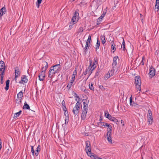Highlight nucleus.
Returning a JSON list of instances; mask_svg holds the SVG:
<instances>
[{"label":"nucleus","mask_w":159,"mask_h":159,"mask_svg":"<svg viewBox=\"0 0 159 159\" xmlns=\"http://www.w3.org/2000/svg\"><path fill=\"white\" fill-rule=\"evenodd\" d=\"M60 70V64L51 66L48 72V77L52 78L54 74L59 73Z\"/></svg>","instance_id":"f257e3e1"},{"label":"nucleus","mask_w":159,"mask_h":159,"mask_svg":"<svg viewBox=\"0 0 159 159\" xmlns=\"http://www.w3.org/2000/svg\"><path fill=\"white\" fill-rule=\"evenodd\" d=\"M86 147L85 150L88 155H90L91 152L90 143L89 141H87L85 143Z\"/></svg>","instance_id":"f03ea898"},{"label":"nucleus","mask_w":159,"mask_h":159,"mask_svg":"<svg viewBox=\"0 0 159 159\" xmlns=\"http://www.w3.org/2000/svg\"><path fill=\"white\" fill-rule=\"evenodd\" d=\"M15 80L16 82L17 78L20 75V72L18 67L16 66L15 68Z\"/></svg>","instance_id":"7ed1b4c3"},{"label":"nucleus","mask_w":159,"mask_h":159,"mask_svg":"<svg viewBox=\"0 0 159 159\" xmlns=\"http://www.w3.org/2000/svg\"><path fill=\"white\" fill-rule=\"evenodd\" d=\"M88 110H86L85 108L84 109H83L82 110V113L81 115V120H84L86 118V117L87 116V111Z\"/></svg>","instance_id":"20e7f679"},{"label":"nucleus","mask_w":159,"mask_h":159,"mask_svg":"<svg viewBox=\"0 0 159 159\" xmlns=\"http://www.w3.org/2000/svg\"><path fill=\"white\" fill-rule=\"evenodd\" d=\"M155 74V69L153 67H150L149 69V75L150 77L152 78L154 76Z\"/></svg>","instance_id":"39448f33"},{"label":"nucleus","mask_w":159,"mask_h":159,"mask_svg":"<svg viewBox=\"0 0 159 159\" xmlns=\"http://www.w3.org/2000/svg\"><path fill=\"white\" fill-rule=\"evenodd\" d=\"M43 67L42 68V71H43V72H45V71L47 69L48 67V63L46 61H43Z\"/></svg>","instance_id":"423d86ee"},{"label":"nucleus","mask_w":159,"mask_h":159,"mask_svg":"<svg viewBox=\"0 0 159 159\" xmlns=\"http://www.w3.org/2000/svg\"><path fill=\"white\" fill-rule=\"evenodd\" d=\"M45 72H43V71H41L39 75V80L43 81L44 80V78L45 77Z\"/></svg>","instance_id":"0eeeda50"},{"label":"nucleus","mask_w":159,"mask_h":159,"mask_svg":"<svg viewBox=\"0 0 159 159\" xmlns=\"http://www.w3.org/2000/svg\"><path fill=\"white\" fill-rule=\"evenodd\" d=\"M28 80L25 75H23L21 78V80L19 82L20 84H23V83H27Z\"/></svg>","instance_id":"6e6552de"},{"label":"nucleus","mask_w":159,"mask_h":159,"mask_svg":"<svg viewBox=\"0 0 159 159\" xmlns=\"http://www.w3.org/2000/svg\"><path fill=\"white\" fill-rule=\"evenodd\" d=\"M134 84L135 85H138L141 84V79L140 76H136L135 77Z\"/></svg>","instance_id":"1a4fd4ad"},{"label":"nucleus","mask_w":159,"mask_h":159,"mask_svg":"<svg viewBox=\"0 0 159 159\" xmlns=\"http://www.w3.org/2000/svg\"><path fill=\"white\" fill-rule=\"evenodd\" d=\"M88 156H89L92 159H102L101 158L98 157L97 155L93 153H92L91 152L90 155H89Z\"/></svg>","instance_id":"9d476101"},{"label":"nucleus","mask_w":159,"mask_h":159,"mask_svg":"<svg viewBox=\"0 0 159 159\" xmlns=\"http://www.w3.org/2000/svg\"><path fill=\"white\" fill-rule=\"evenodd\" d=\"M117 58H118V57L117 56L115 57H113V62L112 64V66H113V68H116L117 64L116 60Z\"/></svg>","instance_id":"9b49d317"},{"label":"nucleus","mask_w":159,"mask_h":159,"mask_svg":"<svg viewBox=\"0 0 159 159\" xmlns=\"http://www.w3.org/2000/svg\"><path fill=\"white\" fill-rule=\"evenodd\" d=\"M6 12V8L5 7H2L0 10V16H2L3 14H4Z\"/></svg>","instance_id":"f8f14e48"},{"label":"nucleus","mask_w":159,"mask_h":159,"mask_svg":"<svg viewBox=\"0 0 159 159\" xmlns=\"http://www.w3.org/2000/svg\"><path fill=\"white\" fill-rule=\"evenodd\" d=\"M105 117L107 118L108 119L110 120H111V119H112L113 117H112L110 114H109L108 111H105Z\"/></svg>","instance_id":"ddd939ff"},{"label":"nucleus","mask_w":159,"mask_h":159,"mask_svg":"<svg viewBox=\"0 0 159 159\" xmlns=\"http://www.w3.org/2000/svg\"><path fill=\"white\" fill-rule=\"evenodd\" d=\"M79 109L75 107H74L72 110V111L75 116L77 115L79 113Z\"/></svg>","instance_id":"4468645a"},{"label":"nucleus","mask_w":159,"mask_h":159,"mask_svg":"<svg viewBox=\"0 0 159 159\" xmlns=\"http://www.w3.org/2000/svg\"><path fill=\"white\" fill-rule=\"evenodd\" d=\"M89 64L90 65L87 68L86 70H89L91 72V74L92 73V68L91 66V65L92 64V60H89Z\"/></svg>","instance_id":"2eb2a0df"},{"label":"nucleus","mask_w":159,"mask_h":159,"mask_svg":"<svg viewBox=\"0 0 159 159\" xmlns=\"http://www.w3.org/2000/svg\"><path fill=\"white\" fill-rule=\"evenodd\" d=\"M159 7V0H156V5L155 6V10L158 11Z\"/></svg>","instance_id":"dca6fc26"},{"label":"nucleus","mask_w":159,"mask_h":159,"mask_svg":"<svg viewBox=\"0 0 159 159\" xmlns=\"http://www.w3.org/2000/svg\"><path fill=\"white\" fill-rule=\"evenodd\" d=\"M129 101L130 104L131 106H134V107H135L137 105V104L135 103L134 101H132L131 96L130 98Z\"/></svg>","instance_id":"f3484780"},{"label":"nucleus","mask_w":159,"mask_h":159,"mask_svg":"<svg viewBox=\"0 0 159 159\" xmlns=\"http://www.w3.org/2000/svg\"><path fill=\"white\" fill-rule=\"evenodd\" d=\"M10 80H7L6 81V87H5V90L7 91L8 90L9 87Z\"/></svg>","instance_id":"a211bd4d"},{"label":"nucleus","mask_w":159,"mask_h":159,"mask_svg":"<svg viewBox=\"0 0 159 159\" xmlns=\"http://www.w3.org/2000/svg\"><path fill=\"white\" fill-rule=\"evenodd\" d=\"M5 68H0V76L1 75H5Z\"/></svg>","instance_id":"6ab92c4d"},{"label":"nucleus","mask_w":159,"mask_h":159,"mask_svg":"<svg viewBox=\"0 0 159 159\" xmlns=\"http://www.w3.org/2000/svg\"><path fill=\"white\" fill-rule=\"evenodd\" d=\"M101 39L102 41V43L104 44L106 42L105 37L104 35H102L101 36Z\"/></svg>","instance_id":"aec40b11"},{"label":"nucleus","mask_w":159,"mask_h":159,"mask_svg":"<svg viewBox=\"0 0 159 159\" xmlns=\"http://www.w3.org/2000/svg\"><path fill=\"white\" fill-rule=\"evenodd\" d=\"M40 146L39 145L36 149V152H35V155L36 156H38L39 154V152L40 150Z\"/></svg>","instance_id":"412c9836"},{"label":"nucleus","mask_w":159,"mask_h":159,"mask_svg":"<svg viewBox=\"0 0 159 159\" xmlns=\"http://www.w3.org/2000/svg\"><path fill=\"white\" fill-rule=\"evenodd\" d=\"M23 109H30V107L29 106L27 103L26 102H25L24 105L23 107Z\"/></svg>","instance_id":"4be33fe9"},{"label":"nucleus","mask_w":159,"mask_h":159,"mask_svg":"<svg viewBox=\"0 0 159 159\" xmlns=\"http://www.w3.org/2000/svg\"><path fill=\"white\" fill-rule=\"evenodd\" d=\"M22 112V111L21 110L20 111L18 112L15 113L14 116L13 117L14 118H16L17 117H18L21 114Z\"/></svg>","instance_id":"5701e85b"},{"label":"nucleus","mask_w":159,"mask_h":159,"mask_svg":"<svg viewBox=\"0 0 159 159\" xmlns=\"http://www.w3.org/2000/svg\"><path fill=\"white\" fill-rule=\"evenodd\" d=\"M115 68H113V66H112L111 70L109 71L108 73L110 74L112 76L113 75L115 71Z\"/></svg>","instance_id":"b1692460"},{"label":"nucleus","mask_w":159,"mask_h":159,"mask_svg":"<svg viewBox=\"0 0 159 159\" xmlns=\"http://www.w3.org/2000/svg\"><path fill=\"white\" fill-rule=\"evenodd\" d=\"M122 39H123V42H122V45L120 43V44L121 46V48H122V47H123V50L124 51H125V41H124V39L123 38Z\"/></svg>","instance_id":"393cba45"},{"label":"nucleus","mask_w":159,"mask_h":159,"mask_svg":"<svg viewBox=\"0 0 159 159\" xmlns=\"http://www.w3.org/2000/svg\"><path fill=\"white\" fill-rule=\"evenodd\" d=\"M111 43H112V44L111 46V48L112 51L113 50V53L116 50V48H115L116 45L115 44H114V45H113L114 44V41H112Z\"/></svg>","instance_id":"a878e982"},{"label":"nucleus","mask_w":159,"mask_h":159,"mask_svg":"<svg viewBox=\"0 0 159 159\" xmlns=\"http://www.w3.org/2000/svg\"><path fill=\"white\" fill-rule=\"evenodd\" d=\"M23 93L22 91H20L17 95V98L22 99L23 97Z\"/></svg>","instance_id":"bb28decb"},{"label":"nucleus","mask_w":159,"mask_h":159,"mask_svg":"<svg viewBox=\"0 0 159 159\" xmlns=\"http://www.w3.org/2000/svg\"><path fill=\"white\" fill-rule=\"evenodd\" d=\"M100 46V42L98 41V39L97 40V42L96 45V51H97V49L99 48V46Z\"/></svg>","instance_id":"cd10ccee"},{"label":"nucleus","mask_w":159,"mask_h":159,"mask_svg":"<svg viewBox=\"0 0 159 159\" xmlns=\"http://www.w3.org/2000/svg\"><path fill=\"white\" fill-rule=\"evenodd\" d=\"M148 118L152 117V111L150 109H149L148 111V114L147 115Z\"/></svg>","instance_id":"c85d7f7f"},{"label":"nucleus","mask_w":159,"mask_h":159,"mask_svg":"<svg viewBox=\"0 0 159 159\" xmlns=\"http://www.w3.org/2000/svg\"><path fill=\"white\" fill-rule=\"evenodd\" d=\"M0 68H5V63L4 62L2 61H0Z\"/></svg>","instance_id":"c756f323"},{"label":"nucleus","mask_w":159,"mask_h":159,"mask_svg":"<svg viewBox=\"0 0 159 159\" xmlns=\"http://www.w3.org/2000/svg\"><path fill=\"white\" fill-rule=\"evenodd\" d=\"M83 104H84V107H83V109H84L85 108V109L86 110H88V103H85V102H83Z\"/></svg>","instance_id":"7c9ffc66"},{"label":"nucleus","mask_w":159,"mask_h":159,"mask_svg":"<svg viewBox=\"0 0 159 159\" xmlns=\"http://www.w3.org/2000/svg\"><path fill=\"white\" fill-rule=\"evenodd\" d=\"M152 117H150L149 118H148V122L149 124H152Z\"/></svg>","instance_id":"2f4dec72"},{"label":"nucleus","mask_w":159,"mask_h":159,"mask_svg":"<svg viewBox=\"0 0 159 159\" xmlns=\"http://www.w3.org/2000/svg\"><path fill=\"white\" fill-rule=\"evenodd\" d=\"M107 140L109 143L110 144H112V140L111 139V137L107 136Z\"/></svg>","instance_id":"473e14b6"},{"label":"nucleus","mask_w":159,"mask_h":159,"mask_svg":"<svg viewBox=\"0 0 159 159\" xmlns=\"http://www.w3.org/2000/svg\"><path fill=\"white\" fill-rule=\"evenodd\" d=\"M100 72V69L98 68L96 72L94 77L96 78V76H98L99 74V72Z\"/></svg>","instance_id":"72a5a7b5"},{"label":"nucleus","mask_w":159,"mask_h":159,"mask_svg":"<svg viewBox=\"0 0 159 159\" xmlns=\"http://www.w3.org/2000/svg\"><path fill=\"white\" fill-rule=\"evenodd\" d=\"M91 41V36L89 35L88 37V39L86 41V44H90V43Z\"/></svg>","instance_id":"f704fd0d"},{"label":"nucleus","mask_w":159,"mask_h":159,"mask_svg":"<svg viewBox=\"0 0 159 159\" xmlns=\"http://www.w3.org/2000/svg\"><path fill=\"white\" fill-rule=\"evenodd\" d=\"M42 0H37L36 4L38 8H39V6H40V4L41 3Z\"/></svg>","instance_id":"c9c22d12"},{"label":"nucleus","mask_w":159,"mask_h":159,"mask_svg":"<svg viewBox=\"0 0 159 159\" xmlns=\"http://www.w3.org/2000/svg\"><path fill=\"white\" fill-rule=\"evenodd\" d=\"M80 103H81L80 102H77L75 107L80 109Z\"/></svg>","instance_id":"e433bc0d"},{"label":"nucleus","mask_w":159,"mask_h":159,"mask_svg":"<svg viewBox=\"0 0 159 159\" xmlns=\"http://www.w3.org/2000/svg\"><path fill=\"white\" fill-rule=\"evenodd\" d=\"M103 18V17H102V16H100V17L98 18L97 20V25H98L100 24L99 23V22L101 21L102 20V19Z\"/></svg>","instance_id":"4c0bfd02"},{"label":"nucleus","mask_w":159,"mask_h":159,"mask_svg":"<svg viewBox=\"0 0 159 159\" xmlns=\"http://www.w3.org/2000/svg\"><path fill=\"white\" fill-rule=\"evenodd\" d=\"M89 48V45L88 44H86L85 47L84 48V52L86 54V52L87 51L88 49Z\"/></svg>","instance_id":"58836bf2"},{"label":"nucleus","mask_w":159,"mask_h":159,"mask_svg":"<svg viewBox=\"0 0 159 159\" xmlns=\"http://www.w3.org/2000/svg\"><path fill=\"white\" fill-rule=\"evenodd\" d=\"M22 99L20 98H17L16 100V102L18 104H20L21 102Z\"/></svg>","instance_id":"ea45409f"},{"label":"nucleus","mask_w":159,"mask_h":159,"mask_svg":"<svg viewBox=\"0 0 159 159\" xmlns=\"http://www.w3.org/2000/svg\"><path fill=\"white\" fill-rule=\"evenodd\" d=\"M141 84H139L138 85H135L137 89L138 90L140 91L141 89Z\"/></svg>","instance_id":"a19ab883"},{"label":"nucleus","mask_w":159,"mask_h":159,"mask_svg":"<svg viewBox=\"0 0 159 159\" xmlns=\"http://www.w3.org/2000/svg\"><path fill=\"white\" fill-rule=\"evenodd\" d=\"M76 17H77L75 16H73L72 19L71 21H72L73 23H74L75 22ZM74 24L75 23H74Z\"/></svg>","instance_id":"79ce46f5"},{"label":"nucleus","mask_w":159,"mask_h":159,"mask_svg":"<svg viewBox=\"0 0 159 159\" xmlns=\"http://www.w3.org/2000/svg\"><path fill=\"white\" fill-rule=\"evenodd\" d=\"M75 97L77 98V99H75V100L77 102H80L81 101V99L80 97L78 95H77V94H76Z\"/></svg>","instance_id":"37998d69"},{"label":"nucleus","mask_w":159,"mask_h":159,"mask_svg":"<svg viewBox=\"0 0 159 159\" xmlns=\"http://www.w3.org/2000/svg\"><path fill=\"white\" fill-rule=\"evenodd\" d=\"M72 84H71V83H70V82H69L68 83V84L67 85V86L66 87L68 88V90H69L70 89V88L72 86Z\"/></svg>","instance_id":"c03bdc74"},{"label":"nucleus","mask_w":159,"mask_h":159,"mask_svg":"<svg viewBox=\"0 0 159 159\" xmlns=\"http://www.w3.org/2000/svg\"><path fill=\"white\" fill-rule=\"evenodd\" d=\"M100 123L101 125H102V123L103 124H105V126H107V127H108V126H109L110 127V124H108V123H104V122H101L100 123Z\"/></svg>","instance_id":"a18cd8bd"},{"label":"nucleus","mask_w":159,"mask_h":159,"mask_svg":"<svg viewBox=\"0 0 159 159\" xmlns=\"http://www.w3.org/2000/svg\"><path fill=\"white\" fill-rule=\"evenodd\" d=\"M111 119V121H113L115 123H117L118 121V120L114 117H113L112 119Z\"/></svg>","instance_id":"49530a36"},{"label":"nucleus","mask_w":159,"mask_h":159,"mask_svg":"<svg viewBox=\"0 0 159 159\" xmlns=\"http://www.w3.org/2000/svg\"><path fill=\"white\" fill-rule=\"evenodd\" d=\"M112 129V127L110 125V127L108 126L107 128V131L109 132H111Z\"/></svg>","instance_id":"de8ad7c7"},{"label":"nucleus","mask_w":159,"mask_h":159,"mask_svg":"<svg viewBox=\"0 0 159 159\" xmlns=\"http://www.w3.org/2000/svg\"><path fill=\"white\" fill-rule=\"evenodd\" d=\"M31 152L32 153V155H33V156H34V146H31Z\"/></svg>","instance_id":"09e8293b"},{"label":"nucleus","mask_w":159,"mask_h":159,"mask_svg":"<svg viewBox=\"0 0 159 159\" xmlns=\"http://www.w3.org/2000/svg\"><path fill=\"white\" fill-rule=\"evenodd\" d=\"M4 75H1V81H0V82H1V84H3V76Z\"/></svg>","instance_id":"8fccbe9b"},{"label":"nucleus","mask_w":159,"mask_h":159,"mask_svg":"<svg viewBox=\"0 0 159 159\" xmlns=\"http://www.w3.org/2000/svg\"><path fill=\"white\" fill-rule=\"evenodd\" d=\"M107 136L111 137V132L107 131Z\"/></svg>","instance_id":"3c124183"},{"label":"nucleus","mask_w":159,"mask_h":159,"mask_svg":"<svg viewBox=\"0 0 159 159\" xmlns=\"http://www.w3.org/2000/svg\"><path fill=\"white\" fill-rule=\"evenodd\" d=\"M76 70H77L76 68H75V70H74V71L73 72V74L72 75L73 76H75V75H77Z\"/></svg>","instance_id":"603ef678"},{"label":"nucleus","mask_w":159,"mask_h":159,"mask_svg":"<svg viewBox=\"0 0 159 159\" xmlns=\"http://www.w3.org/2000/svg\"><path fill=\"white\" fill-rule=\"evenodd\" d=\"M92 69V71H93L96 67V65H91Z\"/></svg>","instance_id":"864d4df0"},{"label":"nucleus","mask_w":159,"mask_h":159,"mask_svg":"<svg viewBox=\"0 0 159 159\" xmlns=\"http://www.w3.org/2000/svg\"><path fill=\"white\" fill-rule=\"evenodd\" d=\"M89 88L90 90H93V84H91V85H90L89 84Z\"/></svg>","instance_id":"5fc2aeb1"},{"label":"nucleus","mask_w":159,"mask_h":159,"mask_svg":"<svg viewBox=\"0 0 159 159\" xmlns=\"http://www.w3.org/2000/svg\"><path fill=\"white\" fill-rule=\"evenodd\" d=\"M83 31V28L82 27H81L79 28L78 30V33H81Z\"/></svg>","instance_id":"6e6d98bb"},{"label":"nucleus","mask_w":159,"mask_h":159,"mask_svg":"<svg viewBox=\"0 0 159 159\" xmlns=\"http://www.w3.org/2000/svg\"><path fill=\"white\" fill-rule=\"evenodd\" d=\"M63 110L65 111V114L66 115V112L67 113V110L66 106H63Z\"/></svg>","instance_id":"4d7b16f0"},{"label":"nucleus","mask_w":159,"mask_h":159,"mask_svg":"<svg viewBox=\"0 0 159 159\" xmlns=\"http://www.w3.org/2000/svg\"><path fill=\"white\" fill-rule=\"evenodd\" d=\"M79 13L77 12V11H75L74 16H75L77 17L78 16H79Z\"/></svg>","instance_id":"13d9d810"},{"label":"nucleus","mask_w":159,"mask_h":159,"mask_svg":"<svg viewBox=\"0 0 159 159\" xmlns=\"http://www.w3.org/2000/svg\"><path fill=\"white\" fill-rule=\"evenodd\" d=\"M112 76V75H110V74H109V73H107L106 74V78H109V77H110Z\"/></svg>","instance_id":"bf43d9fd"},{"label":"nucleus","mask_w":159,"mask_h":159,"mask_svg":"<svg viewBox=\"0 0 159 159\" xmlns=\"http://www.w3.org/2000/svg\"><path fill=\"white\" fill-rule=\"evenodd\" d=\"M97 61H98L97 59V58L96 59L95 58H94L93 62L96 63V64H97L98 63Z\"/></svg>","instance_id":"052dcab7"},{"label":"nucleus","mask_w":159,"mask_h":159,"mask_svg":"<svg viewBox=\"0 0 159 159\" xmlns=\"http://www.w3.org/2000/svg\"><path fill=\"white\" fill-rule=\"evenodd\" d=\"M62 105L63 106H65V102L63 100L62 102Z\"/></svg>","instance_id":"680f3d73"},{"label":"nucleus","mask_w":159,"mask_h":159,"mask_svg":"<svg viewBox=\"0 0 159 159\" xmlns=\"http://www.w3.org/2000/svg\"><path fill=\"white\" fill-rule=\"evenodd\" d=\"M106 13V12H105L104 11L103 12V13L102 14V15L101 16H102V17H103L104 16Z\"/></svg>","instance_id":"e2e57ef3"},{"label":"nucleus","mask_w":159,"mask_h":159,"mask_svg":"<svg viewBox=\"0 0 159 159\" xmlns=\"http://www.w3.org/2000/svg\"><path fill=\"white\" fill-rule=\"evenodd\" d=\"M143 57H142V60L141 61V63L143 65L144 64V62L143 61Z\"/></svg>","instance_id":"0e129e2a"},{"label":"nucleus","mask_w":159,"mask_h":159,"mask_svg":"<svg viewBox=\"0 0 159 159\" xmlns=\"http://www.w3.org/2000/svg\"><path fill=\"white\" fill-rule=\"evenodd\" d=\"M99 87L102 89H104V87L102 85L99 86Z\"/></svg>","instance_id":"69168bd1"},{"label":"nucleus","mask_w":159,"mask_h":159,"mask_svg":"<svg viewBox=\"0 0 159 159\" xmlns=\"http://www.w3.org/2000/svg\"><path fill=\"white\" fill-rule=\"evenodd\" d=\"M88 73V71L86 70L83 73V74H84V75H86Z\"/></svg>","instance_id":"338daca9"},{"label":"nucleus","mask_w":159,"mask_h":159,"mask_svg":"<svg viewBox=\"0 0 159 159\" xmlns=\"http://www.w3.org/2000/svg\"><path fill=\"white\" fill-rule=\"evenodd\" d=\"M121 124L123 126L124 125V121L121 120Z\"/></svg>","instance_id":"774afa93"}]
</instances>
